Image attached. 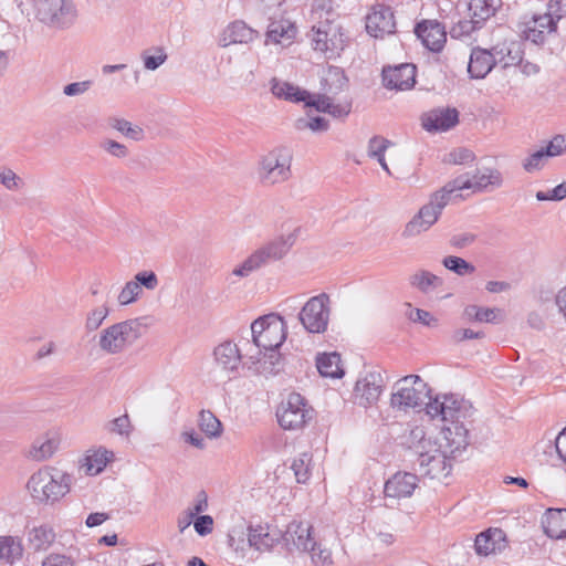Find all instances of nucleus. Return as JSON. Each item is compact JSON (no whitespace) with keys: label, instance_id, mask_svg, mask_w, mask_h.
<instances>
[{"label":"nucleus","instance_id":"obj_64","mask_svg":"<svg viewBox=\"0 0 566 566\" xmlns=\"http://www.w3.org/2000/svg\"><path fill=\"white\" fill-rule=\"evenodd\" d=\"M41 566H74L71 557L63 554H50L46 556Z\"/></svg>","mask_w":566,"mask_h":566},{"label":"nucleus","instance_id":"obj_26","mask_svg":"<svg viewBox=\"0 0 566 566\" xmlns=\"http://www.w3.org/2000/svg\"><path fill=\"white\" fill-rule=\"evenodd\" d=\"M444 438L452 458L460 455L470 444L469 429L465 423H455L446 428Z\"/></svg>","mask_w":566,"mask_h":566},{"label":"nucleus","instance_id":"obj_59","mask_svg":"<svg viewBox=\"0 0 566 566\" xmlns=\"http://www.w3.org/2000/svg\"><path fill=\"white\" fill-rule=\"evenodd\" d=\"M101 147L111 156L116 158H126L129 154L128 148L116 140L105 139L102 142Z\"/></svg>","mask_w":566,"mask_h":566},{"label":"nucleus","instance_id":"obj_43","mask_svg":"<svg viewBox=\"0 0 566 566\" xmlns=\"http://www.w3.org/2000/svg\"><path fill=\"white\" fill-rule=\"evenodd\" d=\"M109 126L133 140H142L144 138L143 128L137 125H133L127 119L116 117L111 118Z\"/></svg>","mask_w":566,"mask_h":566},{"label":"nucleus","instance_id":"obj_12","mask_svg":"<svg viewBox=\"0 0 566 566\" xmlns=\"http://www.w3.org/2000/svg\"><path fill=\"white\" fill-rule=\"evenodd\" d=\"M503 182L502 175L496 169H486V172L464 174L458 176L446 185V191L455 192L470 189L473 192L483 191L488 186L500 187Z\"/></svg>","mask_w":566,"mask_h":566},{"label":"nucleus","instance_id":"obj_57","mask_svg":"<svg viewBox=\"0 0 566 566\" xmlns=\"http://www.w3.org/2000/svg\"><path fill=\"white\" fill-rule=\"evenodd\" d=\"M134 282L138 283V287L154 291L158 286V277L154 271H142L134 276Z\"/></svg>","mask_w":566,"mask_h":566},{"label":"nucleus","instance_id":"obj_47","mask_svg":"<svg viewBox=\"0 0 566 566\" xmlns=\"http://www.w3.org/2000/svg\"><path fill=\"white\" fill-rule=\"evenodd\" d=\"M109 314V308L106 305L93 308L87 313L85 328L87 332H94L99 328L103 322Z\"/></svg>","mask_w":566,"mask_h":566},{"label":"nucleus","instance_id":"obj_37","mask_svg":"<svg viewBox=\"0 0 566 566\" xmlns=\"http://www.w3.org/2000/svg\"><path fill=\"white\" fill-rule=\"evenodd\" d=\"M263 357L258 359L259 371L265 375H276L284 368V358L277 349L262 350Z\"/></svg>","mask_w":566,"mask_h":566},{"label":"nucleus","instance_id":"obj_33","mask_svg":"<svg viewBox=\"0 0 566 566\" xmlns=\"http://www.w3.org/2000/svg\"><path fill=\"white\" fill-rule=\"evenodd\" d=\"M316 367L323 377L340 378L344 375V370L340 367V356L337 353L318 355Z\"/></svg>","mask_w":566,"mask_h":566},{"label":"nucleus","instance_id":"obj_9","mask_svg":"<svg viewBox=\"0 0 566 566\" xmlns=\"http://www.w3.org/2000/svg\"><path fill=\"white\" fill-rule=\"evenodd\" d=\"M35 11L42 23L56 29L71 27L77 17L72 0H36Z\"/></svg>","mask_w":566,"mask_h":566},{"label":"nucleus","instance_id":"obj_34","mask_svg":"<svg viewBox=\"0 0 566 566\" xmlns=\"http://www.w3.org/2000/svg\"><path fill=\"white\" fill-rule=\"evenodd\" d=\"M409 284L422 293H429L443 285V280L427 271L418 270L409 276Z\"/></svg>","mask_w":566,"mask_h":566},{"label":"nucleus","instance_id":"obj_11","mask_svg":"<svg viewBox=\"0 0 566 566\" xmlns=\"http://www.w3.org/2000/svg\"><path fill=\"white\" fill-rule=\"evenodd\" d=\"M312 411L302 395L292 392L277 408L276 418L284 430H300L312 419Z\"/></svg>","mask_w":566,"mask_h":566},{"label":"nucleus","instance_id":"obj_40","mask_svg":"<svg viewBox=\"0 0 566 566\" xmlns=\"http://www.w3.org/2000/svg\"><path fill=\"white\" fill-rule=\"evenodd\" d=\"M501 530H488L485 532L480 533L474 542V548L476 554L488 556L489 554L494 553L496 549L495 537L501 538Z\"/></svg>","mask_w":566,"mask_h":566},{"label":"nucleus","instance_id":"obj_62","mask_svg":"<svg viewBox=\"0 0 566 566\" xmlns=\"http://www.w3.org/2000/svg\"><path fill=\"white\" fill-rule=\"evenodd\" d=\"M195 531L200 536H207L213 531V518L210 515H197L193 522Z\"/></svg>","mask_w":566,"mask_h":566},{"label":"nucleus","instance_id":"obj_10","mask_svg":"<svg viewBox=\"0 0 566 566\" xmlns=\"http://www.w3.org/2000/svg\"><path fill=\"white\" fill-rule=\"evenodd\" d=\"M329 296L321 293L311 297L298 313V321L308 333L326 332L329 322Z\"/></svg>","mask_w":566,"mask_h":566},{"label":"nucleus","instance_id":"obj_15","mask_svg":"<svg viewBox=\"0 0 566 566\" xmlns=\"http://www.w3.org/2000/svg\"><path fill=\"white\" fill-rule=\"evenodd\" d=\"M382 84L388 90L406 91L416 84V66L410 63L384 66L381 72Z\"/></svg>","mask_w":566,"mask_h":566},{"label":"nucleus","instance_id":"obj_2","mask_svg":"<svg viewBox=\"0 0 566 566\" xmlns=\"http://www.w3.org/2000/svg\"><path fill=\"white\" fill-rule=\"evenodd\" d=\"M294 243L295 235L293 233L269 240L256 248L240 265L234 268L232 274L245 277L274 262L281 261L287 255Z\"/></svg>","mask_w":566,"mask_h":566},{"label":"nucleus","instance_id":"obj_14","mask_svg":"<svg viewBox=\"0 0 566 566\" xmlns=\"http://www.w3.org/2000/svg\"><path fill=\"white\" fill-rule=\"evenodd\" d=\"M366 31L374 38H384L396 32L395 15L390 7L376 4L366 17Z\"/></svg>","mask_w":566,"mask_h":566},{"label":"nucleus","instance_id":"obj_28","mask_svg":"<svg viewBox=\"0 0 566 566\" xmlns=\"http://www.w3.org/2000/svg\"><path fill=\"white\" fill-rule=\"evenodd\" d=\"M311 107L317 112L327 113L335 118H344L348 116L352 111V103L334 104L332 97L327 94H314V98L310 102Z\"/></svg>","mask_w":566,"mask_h":566},{"label":"nucleus","instance_id":"obj_31","mask_svg":"<svg viewBox=\"0 0 566 566\" xmlns=\"http://www.w3.org/2000/svg\"><path fill=\"white\" fill-rule=\"evenodd\" d=\"M501 4V0H470L468 9L470 11L471 19L482 27L483 22L492 17Z\"/></svg>","mask_w":566,"mask_h":566},{"label":"nucleus","instance_id":"obj_19","mask_svg":"<svg viewBox=\"0 0 566 566\" xmlns=\"http://www.w3.org/2000/svg\"><path fill=\"white\" fill-rule=\"evenodd\" d=\"M419 473L431 479L439 478L440 475H448L451 465L447 462L444 453L438 449L432 452L420 453L417 458Z\"/></svg>","mask_w":566,"mask_h":566},{"label":"nucleus","instance_id":"obj_54","mask_svg":"<svg viewBox=\"0 0 566 566\" xmlns=\"http://www.w3.org/2000/svg\"><path fill=\"white\" fill-rule=\"evenodd\" d=\"M548 157L545 155L544 149L541 148V149L534 151L533 154H531L528 157H526L523 160L522 166L525 171L534 172V171L541 170L544 167L545 160Z\"/></svg>","mask_w":566,"mask_h":566},{"label":"nucleus","instance_id":"obj_3","mask_svg":"<svg viewBox=\"0 0 566 566\" xmlns=\"http://www.w3.org/2000/svg\"><path fill=\"white\" fill-rule=\"evenodd\" d=\"M73 478L57 469L33 473L28 482L31 495L40 502H55L70 492Z\"/></svg>","mask_w":566,"mask_h":566},{"label":"nucleus","instance_id":"obj_58","mask_svg":"<svg viewBox=\"0 0 566 566\" xmlns=\"http://www.w3.org/2000/svg\"><path fill=\"white\" fill-rule=\"evenodd\" d=\"M503 312L500 308L480 307L476 322L499 324L503 322Z\"/></svg>","mask_w":566,"mask_h":566},{"label":"nucleus","instance_id":"obj_7","mask_svg":"<svg viewBox=\"0 0 566 566\" xmlns=\"http://www.w3.org/2000/svg\"><path fill=\"white\" fill-rule=\"evenodd\" d=\"M292 154L285 147H277L269 151L259 163L258 176L265 186L281 184L290 179Z\"/></svg>","mask_w":566,"mask_h":566},{"label":"nucleus","instance_id":"obj_17","mask_svg":"<svg viewBox=\"0 0 566 566\" xmlns=\"http://www.w3.org/2000/svg\"><path fill=\"white\" fill-rule=\"evenodd\" d=\"M418 481L417 474L399 471L386 481L385 496L394 500L410 497L418 486Z\"/></svg>","mask_w":566,"mask_h":566},{"label":"nucleus","instance_id":"obj_18","mask_svg":"<svg viewBox=\"0 0 566 566\" xmlns=\"http://www.w3.org/2000/svg\"><path fill=\"white\" fill-rule=\"evenodd\" d=\"M459 123L457 108H434L421 116V125L427 132H446Z\"/></svg>","mask_w":566,"mask_h":566},{"label":"nucleus","instance_id":"obj_32","mask_svg":"<svg viewBox=\"0 0 566 566\" xmlns=\"http://www.w3.org/2000/svg\"><path fill=\"white\" fill-rule=\"evenodd\" d=\"M114 453L106 449H99L87 454L80 467L86 475H96L101 473L106 464L112 460Z\"/></svg>","mask_w":566,"mask_h":566},{"label":"nucleus","instance_id":"obj_41","mask_svg":"<svg viewBox=\"0 0 566 566\" xmlns=\"http://www.w3.org/2000/svg\"><path fill=\"white\" fill-rule=\"evenodd\" d=\"M348 80L343 70L331 66L324 77V88L327 93L338 94L347 86Z\"/></svg>","mask_w":566,"mask_h":566},{"label":"nucleus","instance_id":"obj_38","mask_svg":"<svg viewBox=\"0 0 566 566\" xmlns=\"http://www.w3.org/2000/svg\"><path fill=\"white\" fill-rule=\"evenodd\" d=\"M249 546L256 551L263 552L270 549L275 539L270 535L266 527L263 526H249L248 533Z\"/></svg>","mask_w":566,"mask_h":566},{"label":"nucleus","instance_id":"obj_55","mask_svg":"<svg viewBox=\"0 0 566 566\" xmlns=\"http://www.w3.org/2000/svg\"><path fill=\"white\" fill-rule=\"evenodd\" d=\"M481 27L471 20H460L450 29V35L452 39H463L469 36L473 31L480 29Z\"/></svg>","mask_w":566,"mask_h":566},{"label":"nucleus","instance_id":"obj_24","mask_svg":"<svg viewBox=\"0 0 566 566\" xmlns=\"http://www.w3.org/2000/svg\"><path fill=\"white\" fill-rule=\"evenodd\" d=\"M542 525L545 534L551 538L566 537V509H548L543 518Z\"/></svg>","mask_w":566,"mask_h":566},{"label":"nucleus","instance_id":"obj_16","mask_svg":"<svg viewBox=\"0 0 566 566\" xmlns=\"http://www.w3.org/2000/svg\"><path fill=\"white\" fill-rule=\"evenodd\" d=\"M415 33L422 44L432 52H440L447 41L444 25L437 20H422L415 27Z\"/></svg>","mask_w":566,"mask_h":566},{"label":"nucleus","instance_id":"obj_21","mask_svg":"<svg viewBox=\"0 0 566 566\" xmlns=\"http://www.w3.org/2000/svg\"><path fill=\"white\" fill-rule=\"evenodd\" d=\"M556 30V20H553L549 14H539L525 23L522 33L526 40L539 45L545 42L546 32L552 33Z\"/></svg>","mask_w":566,"mask_h":566},{"label":"nucleus","instance_id":"obj_23","mask_svg":"<svg viewBox=\"0 0 566 566\" xmlns=\"http://www.w3.org/2000/svg\"><path fill=\"white\" fill-rule=\"evenodd\" d=\"M494 67V57L486 49L475 46L471 50L468 73L472 78H484Z\"/></svg>","mask_w":566,"mask_h":566},{"label":"nucleus","instance_id":"obj_29","mask_svg":"<svg viewBox=\"0 0 566 566\" xmlns=\"http://www.w3.org/2000/svg\"><path fill=\"white\" fill-rule=\"evenodd\" d=\"M60 444L59 438L53 433H46L34 440L29 457L35 461H43L51 458Z\"/></svg>","mask_w":566,"mask_h":566},{"label":"nucleus","instance_id":"obj_35","mask_svg":"<svg viewBox=\"0 0 566 566\" xmlns=\"http://www.w3.org/2000/svg\"><path fill=\"white\" fill-rule=\"evenodd\" d=\"M296 34V28L289 20L272 21L266 31L268 41L281 43L283 40H292Z\"/></svg>","mask_w":566,"mask_h":566},{"label":"nucleus","instance_id":"obj_60","mask_svg":"<svg viewBox=\"0 0 566 566\" xmlns=\"http://www.w3.org/2000/svg\"><path fill=\"white\" fill-rule=\"evenodd\" d=\"M0 184L8 190H18L22 181L13 170L6 168L0 170Z\"/></svg>","mask_w":566,"mask_h":566},{"label":"nucleus","instance_id":"obj_5","mask_svg":"<svg viewBox=\"0 0 566 566\" xmlns=\"http://www.w3.org/2000/svg\"><path fill=\"white\" fill-rule=\"evenodd\" d=\"M254 345L262 350L279 349L286 338V324L282 316L271 313L251 324Z\"/></svg>","mask_w":566,"mask_h":566},{"label":"nucleus","instance_id":"obj_52","mask_svg":"<svg viewBox=\"0 0 566 566\" xmlns=\"http://www.w3.org/2000/svg\"><path fill=\"white\" fill-rule=\"evenodd\" d=\"M549 158L562 156L566 153V134L555 135L545 147H542Z\"/></svg>","mask_w":566,"mask_h":566},{"label":"nucleus","instance_id":"obj_42","mask_svg":"<svg viewBox=\"0 0 566 566\" xmlns=\"http://www.w3.org/2000/svg\"><path fill=\"white\" fill-rule=\"evenodd\" d=\"M312 454L308 452L301 453L291 464L295 479L298 483H306L311 476Z\"/></svg>","mask_w":566,"mask_h":566},{"label":"nucleus","instance_id":"obj_63","mask_svg":"<svg viewBox=\"0 0 566 566\" xmlns=\"http://www.w3.org/2000/svg\"><path fill=\"white\" fill-rule=\"evenodd\" d=\"M556 23L566 15V0H549L547 4V12Z\"/></svg>","mask_w":566,"mask_h":566},{"label":"nucleus","instance_id":"obj_44","mask_svg":"<svg viewBox=\"0 0 566 566\" xmlns=\"http://www.w3.org/2000/svg\"><path fill=\"white\" fill-rule=\"evenodd\" d=\"M199 427L210 438L219 437L222 424L219 419L209 410H202L199 415Z\"/></svg>","mask_w":566,"mask_h":566},{"label":"nucleus","instance_id":"obj_53","mask_svg":"<svg viewBox=\"0 0 566 566\" xmlns=\"http://www.w3.org/2000/svg\"><path fill=\"white\" fill-rule=\"evenodd\" d=\"M106 429L112 433L129 437L133 427L128 415H123L109 421Z\"/></svg>","mask_w":566,"mask_h":566},{"label":"nucleus","instance_id":"obj_61","mask_svg":"<svg viewBox=\"0 0 566 566\" xmlns=\"http://www.w3.org/2000/svg\"><path fill=\"white\" fill-rule=\"evenodd\" d=\"M311 553L312 560L317 566H326L332 564V553L327 548H322L321 544L315 545L313 549L308 551Z\"/></svg>","mask_w":566,"mask_h":566},{"label":"nucleus","instance_id":"obj_1","mask_svg":"<svg viewBox=\"0 0 566 566\" xmlns=\"http://www.w3.org/2000/svg\"><path fill=\"white\" fill-rule=\"evenodd\" d=\"M148 317H136L115 323L99 333L98 346L108 355L125 352L146 332Z\"/></svg>","mask_w":566,"mask_h":566},{"label":"nucleus","instance_id":"obj_30","mask_svg":"<svg viewBox=\"0 0 566 566\" xmlns=\"http://www.w3.org/2000/svg\"><path fill=\"white\" fill-rule=\"evenodd\" d=\"M286 534L293 544L303 552H308L316 545V541L312 536V526L306 523L291 525Z\"/></svg>","mask_w":566,"mask_h":566},{"label":"nucleus","instance_id":"obj_50","mask_svg":"<svg viewBox=\"0 0 566 566\" xmlns=\"http://www.w3.org/2000/svg\"><path fill=\"white\" fill-rule=\"evenodd\" d=\"M154 51L157 53L156 55L150 54L149 50L142 53L144 67L149 71L157 70L167 60V54L164 52L163 48H155Z\"/></svg>","mask_w":566,"mask_h":566},{"label":"nucleus","instance_id":"obj_27","mask_svg":"<svg viewBox=\"0 0 566 566\" xmlns=\"http://www.w3.org/2000/svg\"><path fill=\"white\" fill-rule=\"evenodd\" d=\"M254 38V31L249 28L243 21H234L230 23L222 32L220 44L229 46L235 43H248Z\"/></svg>","mask_w":566,"mask_h":566},{"label":"nucleus","instance_id":"obj_22","mask_svg":"<svg viewBox=\"0 0 566 566\" xmlns=\"http://www.w3.org/2000/svg\"><path fill=\"white\" fill-rule=\"evenodd\" d=\"M271 91L273 95L285 101L300 103L304 102L306 107H311L310 102L314 98V94H311L306 90H302L289 82H283L277 78H272Z\"/></svg>","mask_w":566,"mask_h":566},{"label":"nucleus","instance_id":"obj_25","mask_svg":"<svg viewBox=\"0 0 566 566\" xmlns=\"http://www.w3.org/2000/svg\"><path fill=\"white\" fill-rule=\"evenodd\" d=\"M214 360L224 371L238 370L241 363V354L238 346L232 342H223L214 348Z\"/></svg>","mask_w":566,"mask_h":566},{"label":"nucleus","instance_id":"obj_8","mask_svg":"<svg viewBox=\"0 0 566 566\" xmlns=\"http://www.w3.org/2000/svg\"><path fill=\"white\" fill-rule=\"evenodd\" d=\"M312 45L315 51L323 52L328 59L344 50L346 36L340 24L331 19L318 21L311 31Z\"/></svg>","mask_w":566,"mask_h":566},{"label":"nucleus","instance_id":"obj_51","mask_svg":"<svg viewBox=\"0 0 566 566\" xmlns=\"http://www.w3.org/2000/svg\"><path fill=\"white\" fill-rule=\"evenodd\" d=\"M143 290L138 287V283L134 280L128 281L118 294V303L120 305H128L134 303L142 294Z\"/></svg>","mask_w":566,"mask_h":566},{"label":"nucleus","instance_id":"obj_56","mask_svg":"<svg viewBox=\"0 0 566 566\" xmlns=\"http://www.w3.org/2000/svg\"><path fill=\"white\" fill-rule=\"evenodd\" d=\"M390 140L381 137V136H374L368 142V156L370 158H378L385 155V151L390 146Z\"/></svg>","mask_w":566,"mask_h":566},{"label":"nucleus","instance_id":"obj_20","mask_svg":"<svg viewBox=\"0 0 566 566\" xmlns=\"http://www.w3.org/2000/svg\"><path fill=\"white\" fill-rule=\"evenodd\" d=\"M463 398L455 395H442L430 399L427 403V415L432 419L440 417L443 421H453L454 412L461 406Z\"/></svg>","mask_w":566,"mask_h":566},{"label":"nucleus","instance_id":"obj_6","mask_svg":"<svg viewBox=\"0 0 566 566\" xmlns=\"http://www.w3.org/2000/svg\"><path fill=\"white\" fill-rule=\"evenodd\" d=\"M451 195L452 192L446 191V186L434 192L430 197V201L422 206L418 213L405 226L401 235L409 239L428 231L438 221Z\"/></svg>","mask_w":566,"mask_h":566},{"label":"nucleus","instance_id":"obj_46","mask_svg":"<svg viewBox=\"0 0 566 566\" xmlns=\"http://www.w3.org/2000/svg\"><path fill=\"white\" fill-rule=\"evenodd\" d=\"M442 264L446 269L454 272L458 275L472 274L475 268L460 256L449 255L442 260Z\"/></svg>","mask_w":566,"mask_h":566},{"label":"nucleus","instance_id":"obj_45","mask_svg":"<svg viewBox=\"0 0 566 566\" xmlns=\"http://www.w3.org/2000/svg\"><path fill=\"white\" fill-rule=\"evenodd\" d=\"M406 316L413 323H420L428 327H436L439 324V321L437 317H434L430 312L421 310V308H413L410 303H406Z\"/></svg>","mask_w":566,"mask_h":566},{"label":"nucleus","instance_id":"obj_39","mask_svg":"<svg viewBox=\"0 0 566 566\" xmlns=\"http://www.w3.org/2000/svg\"><path fill=\"white\" fill-rule=\"evenodd\" d=\"M23 546L18 537L0 536V559L13 563L22 557Z\"/></svg>","mask_w":566,"mask_h":566},{"label":"nucleus","instance_id":"obj_4","mask_svg":"<svg viewBox=\"0 0 566 566\" xmlns=\"http://www.w3.org/2000/svg\"><path fill=\"white\" fill-rule=\"evenodd\" d=\"M430 388L418 375H408L400 378L395 385L390 397L394 409L407 411L408 409L427 407L430 401Z\"/></svg>","mask_w":566,"mask_h":566},{"label":"nucleus","instance_id":"obj_13","mask_svg":"<svg viewBox=\"0 0 566 566\" xmlns=\"http://www.w3.org/2000/svg\"><path fill=\"white\" fill-rule=\"evenodd\" d=\"M385 381L380 373L369 371L363 378L358 379L355 385L356 402L365 408L376 405L382 390Z\"/></svg>","mask_w":566,"mask_h":566},{"label":"nucleus","instance_id":"obj_48","mask_svg":"<svg viewBox=\"0 0 566 566\" xmlns=\"http://www.w3.org/2000/svg\"><path fill=\"white\" fill-rule=\"evenodd\" d=\"M328 120L321 116L312 118H298L295 122V128L297 130L311 129L315 133L326 132L328 129Z\"/></svg>","mask_w":566,"mask_h":566},{"label":"nucleus","instance_id":"obj_49","mask_svg":"<svg viewBox=\"0 0 566 566\" xmlns=\"http://www.w3.org/2000/svg\"><path fill=\"white\" fill-rule=\"evenodd\" d=\"M523 62V50L520 42L510 41L507 43V50L502 64L503 69L520 65Z\"/></svg>","mask_w":566,"mask_h":566},{"label":"nucleus","instance_id":"obj_36","mask_svg":"<svg viewBox=\"0 0 566 566\" xmlns=\"http://www.w3.org/2000/svg\"><path fill=\"white\" fill-rule=\"evenodd\" d=\"M29 543L34 551H45L55 539V533L52 527L48 525H41L33 527L29 532Z\"/></svg>","mask_w":566,"mask_h":566}]
</instances>
